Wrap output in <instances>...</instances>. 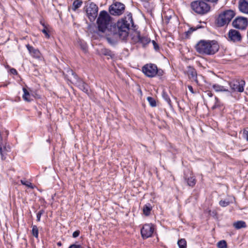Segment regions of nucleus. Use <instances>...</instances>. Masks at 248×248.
<instances>
[{"mask_svg": "<svg viewBox=\"0 0 248 248\" xmlns=\"http://www.w3.org/2000/svg\"><path fill=\"white\" fill-rule=\"evenodd\" d=\"M110 16L106 11L100 12L97 19L98 31L105 33L107 36L113 35L122 40L126 39L128 35L130 26L133 25L132 15L129 14L124 18L109 26Z\"/></svg>", "mask_w": 248, "mask_h": 248, "instance_id": "nucleus-1", "label": "nucleus"}, {"mask_svg": "<svg viewBox=\"0 0 248 248\" xmlns=\"http://www.w3.org/2000/svg\"><path fill=\"white\" fill-rule=\"evenodd\" d=\"M195 48L200 54L212 55L218 51L219 46L215 40H201L197 43Z\"/></svg>", "mask_w": 248, "mask_h": 248, "instance_id": "nucleus-2", "label": "nucleus"}, {"mask_svg": "<svg viewBox=\"0 0 248 248\" xmlns=\"http://www.w3.org/2000/svg\"><path fill=\"white\" fill-rule=\"evenodd\" d=\"M235 12L232 10H228L220 14L216 19V24L218 27H222L228 24L235 16Z\"/></svg>", "mask_w": 248, "mask_h": 248, "instance_id": "nucleus-3", "label": "nucleus"}, {"mask_svg": "<svg viewBox=\"0 0 248 248\" xmlns=\"http://www.w3.org/2000/svg\"><path fill=\"white\" fill-rule=\"evenodd\" d=\"M190 6L196 13L201 15L207 14L210 10V5L202 0L193 1L191 3Z\"/></svg>", "mask_w": 248, "mask_h": 248, "instance_id": "nucleus-4", "label": "nucleus"}, {"mask_svg": "<svg viewBox=\"0 0 248 248\" xmlns=\"http://www.w3.org/2000/svg\"><path fill=\"white\" fill-rule=\"evenodd\" d=\"M84 9L86 11V15L90 21H94L97 16L98 11V6L93 2H89Z\"/></svg>", "mask_w": 248, "mask_h": 248, "instance_id": "nucleus-5", "label": "nucleus"}, {"mask_svg": "<svg viewBox=\"0 0 248 248\" xmlns=\"http://www.w3.org/2000/svg\"><path fill=\"white\" fill-rule=\"evenodd\" d=\"M142 71L146 76L153 78L156 76L157 67L155 64H146L142 67Z\"/></svg>", "mask_w": 248, "mask_h": 248, "instance_id": "nucleus-6", "label": "nucleus"}, {"mask_svg": "<svg viewBox=\"0 0 248 248\" xmlns=\"http://www.w3.org/2000/svg\"><path fill=\"white\" fill-rule=\"evenodd\" d=\"M125 10L124 4L116 2L112 4L109 8V11L111 15L113 16H120L123 14Z\"/></svg>", "mask_w": 248, "mask_h": 248, "instance_id": "nucleus-7", "label": "nucleus"}, {"mask_svg": "<svg viewBox=\"0 0 248 248\" xmlns=\"http://www.w3.org/2000/svg\"><path fill=\"white\" fill-rule=\"evenodd\" d=\"M231 89L234 92H243L245 81L244 80L234 79L229 83Z\"/></svg>", "mask_w": 248, "mask_h": 248, "instance_id": "nucleus-8", "label": "nucleus"}, {"mask_svg": "<svg viewBox=\"0 0 248 248\" xmlns=\"http://www.w3.org/2000/svg\"><path fill=\"white\" fill-rule=\"evenodd\" d=\"M232 25L235 28L245 30L248 26V19L246 17L238 16L233 21Z\"/></svg>", "mask_w": 248, "mask_h": 248, "instance_id": "nucleus-9", "label": "nucleus"}, {"mask_svg": "<svg viewBox=\"0 0 248 248\" xmlns=\"http://www.w3.org/2000/svg\"><path fill=\"white\" fill-rule=\"evenodd\" d=\"M154 230L155 228L152 224H144L140 230L141 236L143 239L151 237Z\"/></svg>", "mask_w": 248, "mask_h": 248, "instance_id": "nucleus-10", "label": "nucleus"}, {"mask_svg": "<svg viewBox=\"0 0 248 248\" xmlns=\"http://www.w3.org/2000/svg\"><path fill=\"white\" fill-rule=\"evenodd\" d=\"M70 72L72 73V75L74 76V78L76 79L75 83L77 86L84 93H88V85L81 79L78 78L77 75L75 73H74L73 71L71 70Z\"/></svg>", "mask_w": 248, "mask_h": 248, "instance_id": "nucleus-11", "label": "nucleus"}, {"mask_svg": "<svg viewBox=\"0 0 248 248\" xmlns=\"http://www.w3.org/2000/svg\"><path fill=\"white\" fill-rule=\"evenodd\" d=\"M228 36V40L233 42L240 41L242 39L240 32L234 29H231L229 31Z\"/></svg>", "mask_w": 248, "mask_h": 248, "instance_id": "nucleus-12", "label": "nucleus"}, {"mask_svg": "<svg viewBox=\"0 0 248 248\" xmlns=\"http://www.w3.org/2000/svg\"><path fill=\"white\" fill-rule=\"evenodd\" d=\"M185 73L188 76L189 79L194 80L197 84H199L197 72L194 67L191 66H187Z\"/></svg>", "mask_w": 248, "mask_h": 248, "instance_id": "nucleus-13", "label": "nucleus"}, {"mask_svg": "<svg viewBox=\"0 0 248 248\" xmlns=\"http://www.w3.org/2000/svg\"><path fill=\"white\" fill-rule=\"evenodd\" d=\"M11 151V148L9 145L6 144H3L0 146V154L1 155V159L2 160L6 158L7 153Z\"/></svg>", "mask_w": 248, "mask_h": 248, "instance_id": "nucleus-14", "label": "nucleus"}, {"mask_svg": "<svg viewBox=\"0 0 248 248\" xmlns=\"http://www.w3.org/2000/svg\"><path fill=\"white\" fill-rule=\"evenodd\" d=\"M26 47L32 57L36 59L41 58V53L38 49H35L29 44L26 45Z\"/></svg>", "mask_w": 248, "mask_h": 248, "instance_id": "nucleus-15", "label": "nucleus"}, {"mask_svg": "<svg viewBox=\"0 0 248 248\" xmlns=\"http://www.w3.org/2000/svg\"><path fill=\"white\" fill-rule=\"evenodd\" d=\"M238 7L240 12L248 14V0H240Z\"/></svg>", "mask_w": 248, "mask_h": 248, "instance_id": "nucleus-16", "label": "nucleus"}, {"mask_svg": "<svg viewBox=\"0 0 248 248\" xmlns=\"http://www.w3.org/2000/svg\"><path fill=\"white\" fill-rule=\"evenodd\" d=\"M190 176H188L186 175L185 176V180L186 182L187 185L190 186H194L196 184V179L195 177L193 176L192 174L190 172Z\"/></svg>", "mask_w": 248, "mask_h": 248, "instance_id": "nucleus-17", "label": "nucleus"}, {"mask_svg": "<svg viewBox=\"0 0 248 248\" xmlns=\"http://www.w3.org/2000/svg\"><path fill=\"white\" fill-rule=\"evenodd\" d=\"M138 42L142 44L143 47H145L148 44L151 42V39L147 36H141L138 34Z\"/></svg>", "mask_w": 248, "mask_h": 248, "instance_id": "nucleus-18", "label": "nucleus"}, {"mask_svg": "<svg viewBox=\"0 0 248 248\" xmlns=\"http://www.w3.org/2000/svg\"><path fill=\"white\" fill-rule=\"evenodd\" d=\"M99 53L101 55L108 56V59L113 58L115 56L114 54L111 50L106 48L101 49Z\"/></svg>", "mask_w": 248, "mask_h": 248, "instance_id": "nucleus-19", "label": "nucleus"}, {"mask_svg": "<svg viewBox=\"0 0 248 248\" xmlns=\"http://www.w3.org/2000/svg\"><path fill=\"white\" fill-rule=\"evenodd\" d=\"M233 226L236 229H240L241 228H246L247 225L245 221L240 220L234 222Z\"/></svg>", "mask_w": 248, "mask_h": 248, "instance_id": "nucleus-20", "label": "nucleus"}, {"mask_svg": "<svg viewBox=\"0 0 248 248\" xmlns=\"http://www.w3.org/2000/svg\"><path fill=\"white\" fill-rule=\"evenodd\" d=\"M152 209V207L150 203H147L144 205L143 207V212L144 215L146 216H149L151 213Z\"/></svg>", "mask_w": 248, "mask_h": 248, "instance_id": "nucleus-21", "label": "nucleus"}, {"mask_svg": "<svg viewBox=\"0 0 248 248\" xmlns=\"http://www.w3.org/2000/svg\"><path fill=\"white\" fill-rule=\"evenodd\" d=\"M213 88L215 90L216 92H228V90L226 89L224 86L215 84L212 86Z\"/></svg>", "mask_w": 248, "mask_h": 248, "instance_id": "nucleus-22", "label": "nucleus"}, {"mask_svg": "<svg viewBox=\"0 0 248 248\" xmlns=\"http://www.w3.org/2000/svg\"><path fill=\"white\" fill-rule=\"evenodd\" d=\"M82 1L80 0H75L74 1L72 9L73 11H76L82 5Z\"/></svg>", "mask_w": 248, "mask_h": 248, "instance_id": "nucleus-23", "label": "nucleus"}, {"mask_svg": "<svg viewBox=\"0 0 248 248\" xmlns=\"http://www.w3.org/2000/svg\"><path fill=\"white\" fill-rule=\"evenodd\" d=\"M23 91L24 92V94L22 96L23 99L27 102L31 101V99H30L31 95H30L29 92L25 88H23Z\"/></svg>", "mask_w": 248, "mask_h": 248, "instance_id": "nucleus-24", "label": "nucleus"}, {"mask_svg": "<svg viewBox=\"0 0 248 248\" xmlns=\"http://www.w3.org/2000/svg\"><path fill=\"white\" fill-rule=\"evenodd\" d=\"M177 244L179 248H186V241L184 238L179 240Z\"/></svg>", "mask_w": 248, "mask_h": 248, "instance_id": "nucleus-25", "label": "nucleus"}, {"mask_svg": "<svg viewBox=\"0 0 248 248\" xmlns=\"http://www.w3.org/2000/svg\"><path fill=\"white\" fill-rule=\"evenodd\" d=\"M32 230H31V234L34 236L35 238H37L38 237V229L36 225H32Z\"/></svg>", "mask_w": 248, "mask_h": 248, "instance_id": "nucleus-26", "label": "nucleus"}, {"mask_svg": "<svg viewBox=\"0 0 248 248\" xmlns=\"http://www.w3.org/2000/svg\"><path fill=\"white\" fill-rule=\"evenodd\" d=\"M218 248H227V244L225 240H221L217 244Z\"/></svg>", "mask_w": 248, "mask_h": 248, "instance_id": "nucleus-27", "label": "nucleus"}, {"mask_svg": "<svg viewBox=\"0 0 248 248\" xmlns=\"http://www.w3.org/2000/svg\"><path fill=\"white\" fill-rule=\"evenodd\" d=\"M147 100L149 102L151 106L154 107L156 106V101L154 98L152 97H148Z\"/></svg>", "mask_w": 248, "mask_h": 248, "instance_id": "nucleus-28", "label": "nucleus"}, {"mask_svg": "<svg viewBox=\"0 0 248 248\" xmlns=\"http://www.w3.org/2000/svg\"><path fill=\"white\" fill-rule=\"evenodd\" d=\"M163 97L165 99V100L168 103L170 107H171L172 105H171V100H170L169 95L167 93H163Z\"/></svg>", "mask_w": 248, "mask_h": 248, "instance_id": "nucleus-29", "label": "nucleus"}, {"mask_svg": "<svg viewBox=\"0 0 248 248\" xmlns=\"http://www.w3.org/2000/svg\"><path fill=\"white\" fill-rule=\"evenodd\" d=\"M20 182L22 185H25L29 187L33 188V187L31 182L23 180H21Z\"/></svg>", "mask_w": 248, "mask_h": 248, "instance_id": "nucleus-30", "label": "nucleus"}, {"mask_svg": "<svg viewBox=\"0 0 248 248\" xmlns=\"http://www.w3.org/2000/svg\"><path fill=\"white\" fill-rule=\"evenodd\" d=\"M219 205L222 207H226L229 205L230 202L226 200H221L219 203Z\"/></svg>", "mask_w": 248, "mask_h": 248, "instance_id": "nucleus-31", "label": "nucleus"}, {"mask_svg": "<svg viewBox=\"0 0 248 248\" xmlns=\"http://www.w3.org/2000/svg\"><path fill=\"white\" fill-rule=\"evenodd\" d=\"M41 24L44 27V28L42 30V32L45 35L46 37L47 38H49L50 37V35L48 34L47 31L46 30V27L45 26V24L42 23H41Z\"/></svg>", "mask_w": 248, "mask_h": 248, "instance_id": "nucleus-32", "label": "nucleus"}, {"mask_svg": "<svg viewBox=\"0 0 248 248\" xmlns=\"http://www.w3.org/2000/svg\"><path fill=\"white\" fill-rule=\"evenodd\" d=\"M44 212H45L44 210H41L37 214V221L38 222L40 221L41 217L44 213Z\"/></svg>", "mask_w": 248, "mask_h": 248, "instance_id": "nucleus-33", "label": "nucleus"}, {"mask_svg": "<svg viewBox=\"0 0 248 248\" xmlns=\"http://www.w3.org/2000/svg\"><path fill=\"white\" fill-rule=\"evenodd\" d=\"M197 28L191 27L189 29V30L186 32V34L187 36L190 35L192 32L196 31Z\"/></svg>", "mask_w": 248, "mask_h": 248, "instance_id": "nucleus-34", "label": "nucleus"}, {"mask_svg": "<svg viewBox=\"0 0 248 248\" xmlns=\"http://www.w3.org/2000/svg\"><path fill=\"white\" fill-rule=\"evenodd\" d=\"M68 248H83L82 245L80 244H73L68 247Z\"/></svg>", "mask_w": 248, "mask_h": 248, "instance_id": "nucleus-35", "label": "nucleus"}, {"mask_svg": "<svg viewBox=\"0 0 248 248\" xmlns=\"http://www.w3.org/2000/svg\"><path fill=\"white\" fill-rule=\"evenodd\" d=\"M215 98L216 100V102H215V105L212 107L213 109H215L216 108H218L220 106V105L219 104L218 99L217 97H215Z\"/></svg>", "mask_w": 248, "mask_h": 248, "instance_id": "nucleus-36", "label": "nucleus"}, {"mask_svg": "<svg viewBox=\"0 0 248 248\" xmlns=\"http://www.w3.org/2000/svg\"><path fill=\"white\" fill-rule=\"evenodd\" d=\"M152 43L154 46V49L155 50H158L159 49V46L158 45V44L154 41V40H153L152 41Z\"/></svg>", "mask_w": 248, "mask_h": 248, "instance_id": "nucleus-37", "label": "nucleus"}, {"mask_svg": "<svg viewBox=\"0 0 248 248\" xmlns=\"http://www.w3.org/2000/svg\"><path fill=\"white\" fill-rule=\"evenodd\" d=\"M80 232L78 230L75 231L72 234V236L74 238H76L78 237L79 235Z\"/></svg>", "mask_w": 248, "mask_h": 248, "instance_id": "nucleus-38", "label": "nucleus"}, {"mask_svg": "<svg viewBox=\"0 0 248 248\" xmlns=\"http://www.w3.org/2000/svg\"><path fill=\"white\" fill-rule=\"evenodd\" d=\"M164 74V71L161 69H158L157 68V73H156V75L158 76H162Z\"/></svg>", "mask_w": 248, "mask_h": 248, "instance_id": "nucleus-39", "label": "nucleus"}, {"mask_svg": "<svg viewBox=\"0 0 248 248\" xmlns=\"http://www.w3.org/2000/svg\"><path fill=\"white\" fill-rule=\"evenodd\" d=\"M243 134L244 138H246L247 140H248V130H244Z\"/></svg>", "mask_w": 248, "mask_h": 248, "instance_id": "nucleus-40", "label": "nucleus"}, {"mask_svg": "<svg viewBox=\"0 0 248 248\" xmlns=\"http://www.w3.org/2000/svg\"><path fill=\"white\" fill-rule=\"evenodd\" d=\"M10 71H11V73H12L13 74H14V75H17V71L15 69H14V68H12L10 70Z\"/></svg>", "mask_w": 248, "mask_h": 248, "instance_id": "nucleus-41", "label": "nucleus"}, {"mask_svg": "<svg viewBox=\"0 0 248 248\" xmlns=\"http://www.w3.org/2000/svg\"><path fill=\"white\" fill-rule=\"evenodd\" d=\"M188 89L189 90V91L192 93H194V92L193 91V89L192 88V87L191 86V85H188Z\"/></svg>", "mask_w": 248, "mask_h": 248, "instance_id": "nucleus-42", "label": "nucleus"}, {"mask_svg": "<svg viewBox=\"0 0 248 248\" xmlns=\"http://www.w3.org/2000/svg\"><path fill=\"white\" fill-rule=\"evenodd\" d=\"M207 94L209 97H212L213 96V94L211 92H208Z\"/></svg>", "mask_w": 248, "mask_h": 248, "instance_id": "nucleus-43", "label": "nucleus"}, {"mask_svg": "<svg viewBox=\"0 0 248 248\" xmlns=\"http://www.w3.org/2000/svg\"><path fill=\"white\" fill-rule=\"evenodd\" d=\"M82 49H83L84 51H86V46L83 45V46H82Z\"/></svg>", "mask_w": 248, "mask_h": 248, "instance_id": "nucleus-44", "label": "nucleus"}, {"mask_svg": "<svg viewBox=\"0 0 248 248\" xmlns=\"http://www.w3.org/2000/svg\"><path fill=\"white\" fill-rule=\"evenodd\" d=\"M57 245L58 246H61L62 245V243L61 242H59L57 243Z\"/></svg>", "mask_w": 248, "mask_h": 248, "instance_id": "nucleus-45", "label": "nucleus"}, {"mask_svg": "<svg viewBox=\"0 0 248 248\" xmlns=\"http://www.w3.org/2000/svg\"><path fill=\"white\" fill-rule=\"evenodd\" d=\"M88 248H91L90 247H88Z\"/></svg>", "mask_w": 248, "mask_h": 248, "instance_id": "nucleus-46", "label": "nucleus"}]
</instances>
